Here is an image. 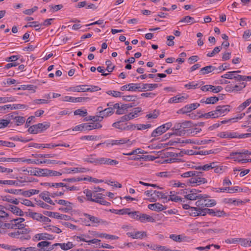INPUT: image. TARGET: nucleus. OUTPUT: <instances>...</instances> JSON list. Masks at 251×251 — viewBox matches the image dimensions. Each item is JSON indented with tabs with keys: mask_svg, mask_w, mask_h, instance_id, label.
I'll list each match as a JSON object with an SVG mask.
<instances>
[{
	"mask_svg": "<svg viewBox=\"0 0 251 251\" xmlns=\"http://www.w3.org/2000/svg\"><path fill=\"white\" fill-rule=\"evenodd\" d=\"M198 174L192 176L186 181V186H196L201 184H204L207 182L206 178L202 177L203 173L201 171H197Z\"/></svg>",
	"mask_w": 251,
	"mask_h": 251,
	"instance_id": "obj_1",
	"label": "nucleus"
},
{
	"mask_svg": "<svg viewBox=\"0 0 251 251\" xmlns=\"http://www.w3.org/2000/svg\"><path fill=\"white\" fill-rule=\"evenodd\" d=\"M102 127V125L99 123L82 124L75 126L73 131H85L91 130L93 129H99Z\"/></svg>",
	"mask_w": 251,
	"mask_h": 251,
	"instance_id": "obj_2",
	"label": "nucleus"
},
{
	"mask_svg": "<svg viewBox=\"0 0 251 251\" xmlns=\"http://www.w3.org/2000/svg\"><path fill=\"white\" fill-rule=\"evenodd\" d=\"M50 126V124L47 122L39 123L30 126L28 129V131L31 134H37L46 130Z\"/></svg>",
	"mask_w": 251,
	"mask_h": 251,
	"instance_id": "obj_3",
	"label": "nucleus"
},
{
	"mask_svg": "<svg viewBox=\"0 0 251 251\" xmlns=\"http://www.w3.org/2000/svg\"><path fill=\"white\" fill-rule=\"evenodd\" d=\"M206 197L203 196L202 198H200L195 204L199 209L204 207H211L216 205V202L214 200L206 199Z\"/></svg>",
	"mask_w": 251,
	"mask_h": 251,
	"instance_id": "obj_4",
	"label": "nucleus"
},
{
	"mask_svg": "<svg viewBox=\"0 0 251 251\" xmlns=\"http://www.w3.org/2000/svg\"><path fill=\"white\" fill-rule=\"evenodd\" d=\"M173 132L165 134L166 138L170 137L173 135L176 136H184L186 134V130L182 129L181 123H176L174 127L171 129Z\"/></svg>",
	"mask_w": 251,
	"mask_h": 251,
	"instance_id": "obj_5",
	"label": "nucleus"
},
{
	"mask_svg": "<svg viewBox=\"0 0 251 251\" xmlns=\"http://www.w3.org/2000/svg\"><path fill=\"white\" fill-rule=\"evenodd\" d=\"M172 126V123L168 122L158 126L152 132L151 134V137H156L162 135L168 129H170Z\"/></svg>",
	"mask_w": 251,
	"mask_h": 251,
	"instance_id": "obj_6",
	"label": "nucleus"
},
{
	"mask_svg": "<svg viewBox=\"0 0 251 251\" xmlns=\"http://www.w3.org/2000/svg\"><path fill=\"white\" fill-rule=\"evenodd\" d=\"M112 126L113 127L121 131L134 129L136 127L134 125L130 124L128 125L126 123H123L119 121L114 123Z\"/></svg>",
	"mask_w": 251,
	"mask_h": 251,
	"instance_id": "obj_7",
	"label": "nucleus"
},
{
	"mask_svg": "<svg viewBox=\"0 0 251 251\" xmlns=\"http://www.w3.org/2000/svg\"><path fill=\"white\" fill-rule=\"evenodd\" d=\"M43 214L49 217L56 218L57 219L69 220L71 219V217L70 216L64 214H60L57 212L44 211H43Z\"/></svg>",
	"mask_w": 251,
	"mask_h": 251,
	"instance_id": "obj_8",
	"label": "nucleus"
},
{
	"mask_svg": "<svg viewBox=\"0 0 251 251\" xmlns=\"http://www.w3.org/2000/svg\"><path fill=\"white\" fill-rule=\"evenodd\" d=\"M39 248V251H50L54 249V246L51 245V243L48 241H41L37 244Z\"/></svg>",
	"mask_w": 251,
	"mask_h": 251,
	"instance_id": "obj_9",
	"label": "nucleus"
},
{
	"mask_svg": "<svg viewBox=\"0 0 251 251\" xmlns=\"http://www.w3.org/2000/svg\"><path fill=\"white\" fill-rule=\"evenodd\" d=\"M229 106L228 105L217 106L215 110H214L216 118L227 114L229 111Z\"/></svg>",
	"mask_w": 251,
	"mask_h": 251,
	"instance_id": "obj_10",
	"label": "nucleus"
},
{
	"mask_svg": "<svg viewBox=\"0 0 251 251\" xmlns=\"http://www.w3.org/2000/svg\"><path fill=\"white\" fill-rule=\"evenodd\" d=\"M91 201L100 203L101 205L108 206L110 204V202L105 201L101 194L94 193L93 199Z\"/></svg>",
	"mask_w": 251,
	"mask_h": 251,
	"instance_id": "obj_11",
	"label": "nucleus"
},
{
	"mask_svg": "<svg viewBox=\"0 0 251 251\" xmlns=\"http://www.w3.org/2000/svg\"><path fill=\"white\" fill-rule=\"evenodd\" d=\"M201 89L204 92L211 91L214 93H217L221 92L223 90V87L221 86L215 87L214 86L211 85H206L202 86Z\"/></svg>",
	"mask_w": 251,
	"mask_h": 251,
	"instance_id": "obj_12",
	"label": "nucleus"
},
{
	"mask_svg": "<svg viewBox=\"0 0 251 251\" xmlns=\"http://www.w3.org/2000/svg\"><path fill=\"white\" fill-rule=\"evenodd\" d=\"M126 235L133 239H142L147 236V233L145 231L128 232L126 233Z\"/></svg>",
	"mask_w": 251,
	"mask_h": 251,
	"instance_id": "obj_13",
	"label": "nucleus"
},
{
	"mask_svg": "<svg viewBox=\"0 0 251 251\" xmlns=\"http://www.w3.org/2000/svg\"><path fill=\"white\" fill-rule=\"evenodd\" d=\"M83 215L87 218L92 224H104L106 223L102 219L87 213H83Z\"/></svg>",
	"mask_w": 251,
	"mask_h": 251,
	"instance_id": "obj_14",
	"label": "nucleus"
},
{
	"mask_svg": "<svg viewBox=\"0 0 251 251\" xmlns=\"http://www.w3.org/2000/svg\"><path fill=\"white\" fill-rule=\"evenodd\" d=\"M148 207L149 209L151 210L155 211L157 212L163 211V210H165L167 208L166 206H163L160 203L150 204L148 205Z\"/></svg>",
	"mask_w": 251,
	"mask_h": 251,
	"instance_id": "obj_15",
	"label": "nucleus"
},
{
	"mask_svg": "<svg viewBox=\"0 0 251 251\" xmlns=\"http://www.w3.org/2000/svg\"><path fill=\"white\" fill-rule=\"evenodd\" d=\"M114 112L113 106L109 107L106 108H105L103 110V111L101 112L100 114L99 117H100L101 121L103 119L104 117H107L111 115H112Z\"/></svg>",
	"mask_w": 251,
	"mask_h": 251,
	"instance_id": "obj_16",
	"label": "nucleus"
},
{
	"mask_svg": "<svg viewBox=\"0 0 251 251\" xmlns=\"http://www.w3.org/2000/svg\"><path fill=\"white\" fill-rule=\"evenodd\" d=\"M200 106V104L198 103H192L190 104H187L183 107L181 111L182 113H186L190 112L193 110L197 109Z\"/></svg>",
	"mask_w": 251,
	"mask_h": 251,
	"instance_id": "obj_17",
	"label": "nucleus"
},
{
	"mask_svg": "<svg viewBox=\"0 0 251 251\" xmlns=\"http://www.w3.org/2000/svg\"><path fill=\"white\" fill-rule=\"evenodd\" d=\"M218 136L223 138H237V132L230 131L221 132L218 134Z\"/></svg>",
	"mask_w": 251,
	"mask_h": 251,
	"instance_id": "obj_18",
	"label": "nucleus"
},
{
	"mask_svg": "<svg viewBox=\"0 0 251 251\" xmlns=\"http://www.w3.org/2000/svg\"><path fill=\"white\" fill-rule=\"evenodd\" d=\"M215 163L213 162L209 164H205L202 166L192 165L191 167L197 170L208 171L210 169L215 168Z\"/></svg>",
	"mask_w": 251,
	"mask_h": 251,
	"instance_id": "obj_19",
	"label": "nucleus"
},
{
	"mask_svg": "<svg viewBox=\"0 0 251 251\" xmlns=\"http://www.w3.org/2000/svg\"><path fill=\"white\" fill-rule=\"evenodd\" d=\"M204 84L203 81H200V82H195V81H192L189 82L188 84H186L184 85L185 88H187V89H196V88L200 87L201 86H202Z\"/></svg>",
	"mask_w": 251,
	"mask_h": 251,
	"instance_id": "obj_20",
	"label": "nucleus"
},
{
	"mask_svg": "<svg viewBox=\"0 0 251 251\" xmlns=\"http://www.w3.org/2000/svg\"><path fill=\"white\" fill-rule=\"evenodd\" d=\"M89 87V85H78L76 86H72L70 87L68 89V91L71 92H86V87Z\"/></svg>",
	"mask_w": 251,
	"mask_h": 251,
	"instance_id": "obj_21",
	"label": "nucleus"
},
{
	"mask_svg": "<svg viewBox=\"0 0 251 251\" xmlns=\"http://www.w3.org/2000/svg\"><path fill=\"white\" fill-rule=\"evenodd\" d=\"M12 222L14 223V225L15 226V228H23L25 226V225L24 224H22L23 222L25 221V219L23 218H18L15 219H13L11 220Z\"/></svg>",
	"mask_w": 251,
	"mask_h": 251,
	"instance_id": "obj_22",
	"label": "nucleus"
},
{
	"mask_svg": "<svg viewBox=\"0 0 251 251\" xmlns=\"http://www.w3.org/2000/svg\"><path fill=\"white\" fill-rule=\"evenodd\" d=\"M50 193L48 191L43 192L39 195L40 197L47 202L51 205H54V203L50 199Z\"/></svg>",
	"mask_w": 251,
	"mask_h": 251,
	"instance_id": "obj_23",
	"label": "nucleus"
},
{
	"mask_svg": "<svg viewBox=\"0 0 251 251\" xmlns=\"http://www.w3.org/2000/svg\"><path fill=\"white\" fill-rule=\"evenodd\" d=\"M216 69V68L212 65L207 66L201 69V70L200 71V74L201 75H205L206 74L212 72Z\"/></svg>",
	"mask_w": 251,
	"mask_h": 251,
	"instance_id": "obj_24",
	"label": "nucleus"
},
{
	"mask_svg": "<svg viewBox=\"0 0 251 251\" xmlns=\"http://www.w3.org/2000/svg\"><path fill=\"white\" fill-rule=\"evenodd\" d=\"M129 140L126 139H121L120 140H112L110 142L106 143V146L109 147L110 145H120L127 143Z\"/></svg>",
	"mask_w": 251,
	"mask_h": 251,
	"instance_id": "obj_25",
	"label": "nucleus"
},
{
	"mask_svg": "<svg viewBox=\"0 0 251 251\" xmlns=\"http://www.w3.org/2000/svg\"><path fill=\"white\" fill-rule=\"evenodd\" d=\"M158 87V84H141V89L143 91H152Z\"/></svg>",
	"mask_w": 251,
	"mask_h": 251,
	"instance_id": "obj_26",
	"label": "nucleus"
},
{
	"mask_svg": "<svg viewBox=\"0 0 251 251\" xmlns=\"http://www.w3.org/2000/svg\"><path fill=\"white\" fill-rule=\"evenodd\" d=\"M139 221L142 223H145L146 221L149 222H153L154 220L150 215L140 213Z\"/></svg>",
	"mask_w": 251,
	"mask_h": 251,
	"instance_id": "obj_27",
	"label": "nucleus"
},
{
	"mask_svg": "<svg viewBox=\"0 0 251 251\" xmlns=\"http://www.w3.org/2000/svg\"><path fill=\"white\" fill-rule=\"evenodd\" d=\"M53 246H54V247L59 246L64 251H67L74 247L73 243L70 242H68L67 243H55Z\"/></svg>",
	"mask_w": 251,
	"mask_h": 251,
	"instance_id": "obj_28",
	"label": "nucleus"
},
{
	"mask_svg": "<svg viewBox=\"0 0 251 251\" xmlns=\"http://www.w3.org/2000/svg\"><path fill=\"white\" fill-rule=\"evenodd\" d=\"M184 193L185 194L184 195L185 198L190 201L196 200L197 199L199 200L200 198L203 197V196L201 195H196V193H193V192H190V193L187 194V192H186Z\"/></svg>",
	"mask_w": 251,
	"mask_h": 251,
	"instance_id": "obj_29",
	"label": "nucleus"
},
{
	"mask_svg": "<svg viewBox=\"0 0 251 251\" xmlns=\"http://www.w3.org/2000/svg\"><path fill=\"white\" fill-rule=\"evenodd\" d=\"M39 192L40 191L36 189H30L27 191H23L22 190L21 195L26 197H30L33 195L39 194Z\"/></svg>",
	"mask_w": 251,
	"mask_h": 251,
	"instance_id": "obj_30",
	"label": "nucleus"
},
{
	"mask_svg": "<svg viewBox=\"0 0 251 251\" xmlns=\"http://www.w3.org/2000/svg\"><path fill=\"white\" fill-rule=\"evenodd\" d=\"M10 210L13 213L20 216L24 215V212L18 207L14 205H10Z\"/></svg>",
	"mask_w": 251,
	"mask_h": 251,
	"instance_id": "obj_31",
	"label": "nucleus"
},
{
	"mask_svg": "<svg viewBox=\"0 0 251 251\" xmlns=\"http://www.w3.org/2000/svg\"><path fill=\"white\" fill-rule=\"evenodd\" d=\"M93 155H91L90 157L84 159V161L88 163L94 164L96 165H100V158H93L92 157Z\"/></svg>",
	"mask_w": 251,
	"mask_h": 251,
	"instance_id": "obj_32",
	"label": "nucleus"
},
{
	"mask_svg": "<svg viewBox=\"0 0 251 251\" xmlns=\"http://www.w3.org/2000/svg\"><path fill=\"white\" fill-rule=\"evenodd\" d=\"M113 108L114 111H115V109H116L117 110L116 111V114L117 115H122L123 114H125L126 113V111L125 109H124V108H123V106L122 105H120L119 103H116L114 104L113 105Z\"/></svg>",
	"mask_w": 251,
	"mask_h": 251,
	"instance_id": "obj_33",
	"label": "nucleus"
},
{
	"mask_svg": "<svg viewBox=\"0 0 251 251\" xmlns=\"http://www.w3.org/2000/svg\"><path fill=\"white\" fill-rule=\"evenodd\" d=\"M179 22L186 23L188 25H191L193 23H196L197 21L195 20L194 18L189 16H186L180 20Z\"/></svg>",
	"mask_w": 251,
	"mask_h": 251,
	"instance_id": "obj_34",
	"label": "nucleus"
},
{
	"mask_svg": "<svg viewBox=\"0 0 251 251\" xmlns=\"http://www.w3.org/2000/svg\"><path fill=\"white\" fill-rule=\"evenodd\" d=\"M201 131V128L196 127L186 130V134H187V135L195 136L200 133Z\"/></svg>",
	"mask_w": 251,
	"mask_h": 251,
	"instance_id": "obj_35",
	"label": "nucleus"
},
{
	"mask_svg": "<svg viewBox=\"0 0 251 251\" xmlns=\"http://www.w3.org/2000/svg\"><path fill=\"white\" fill-rule=\"evenodd\" d=\"M185 97L183 96H180L179 95H177L175 97L171 98L169 100V103H179L182 102L183 100H185Z\"/></svg>",
	"mask_w": 251,
	"mask_h": 251,
	"instance_id": "obj_36",
	"label": "nucleus"
},
{
	"mask_svg": "<svg viewBox=\"0 0 251 251\" xmlns=\"http://www.w3.org/2000/svg\"><path fill=\"white\" fill-rule=\"evenodd\" d=\"M130 88L129 91H140L142 92L143 90L141 89V84L140 83H130Z\"/></svg>",
	"mask_w": 251,
	"mask_h": 251,
	"instance_id": "obj_37",
	"label": "nucleus"
},
{
	"mask_svg": "<svg viewBox=\"0 0 251 251\" xmlns=\"http://www.w3.org/2000/svg\"><path fill=\"white\" fill-rule=\"evenodd\" d=\"M96 236L100 238H104L105 239L111 240H116L119 238L118 236L102 233L97 234Z\"/></svg>",
	"mask_w": 251,
	"mask_h": 251,
	"instance_id": "obj_38",
	"label": "nucleus"
},
{
	"mask_svg": "<svg viewBox=\"0 0 251 251\" xmlns=\"http://www.w3.org/2000/svg\"><path fill=\"white\" fill-rule=\"evenodd\" d=\"M25 121V119L24 117L18 116L17 117H14L13 122L17 126L22 125Z\"/></svg>",
	"mask_w": 251,
	"mask_h": 251,
	"instance_id": "obj_39",
	"label": "nucleus"
},
{
	"mask_svg": "<svg viewBox=\"0 0 251 251\" xmlns=\"http://www.w3.org/2000/svg\"><path fill=\"white\" fill-rule=\"evenodd\" d=\"M170 195H169V199H168L167 201H166V202L169 201H172L175 202H178V201H182L183 198H181V197L179 196H176L175 195L172 194V192L171 191L170 192Z\"/></svg>",
	"mask_w": 251,
	"mask_h": 251,
	"instance_id": "obj_40",
	"label": "nucleus"
},
{
	"mask_svg": "<svg viewBox=\"0 0 251 251\" xmlns=\"http://www.w3.org/2000/svg\"><path fill=\"white\" fill-rule=\"evenodd\" d=\"M187 213L192 216L196 217L199 216V207H191V208L187 211Z\"/></svg>",
	"mask_w": 251,
	"mask_h": 251,
	"instance_id": "obj_41",
	"label": "nucleus"
},
{
	"mask_svg": "<svg viewBox=\"0 0 251 251\" xmlns=\"http://www.w3.org/2000/svg\"><path fill=\"white\" fill-rule=\"evenodd\" d=\"M36 174L34 175L35 176H47L46 171H47V169H40V168H35V169Z\"/></svg>",
	"mask_w": 251,
	"mask_h": 251,
	"instance_id": "obj_42",
	"label": "nucleus"
},
{
	"mask_svg": "<svg viewBox=\"0 0 251 251\" xmlns=\"http://www.w3.org/2000/svg\"><path fill=\"white\" fill-rule=\"evenodd\" d=\"M199 118H205L206 119L208 118H216V114L214 111H210L209 112L204 113L203 114H201L199 116Z\"/></svg>",
	"mask_w": 251,
	"mask_h": 251,
	"instance_id": "obj_43",
	"label": "nucleus"
},
{
	"mask_svg": "<svg viewBox=\"0 0 251 251\" xmlns=\"http://www.w3.org/2000/svg\"><path fill=\"white\" fill-rule=\"evenodd\" d=\"M38 22L35 21V22H32L28 23V25H25L24 26V27H35V30L36 31H39L40 30V26L41 25L38 24Z\"/></svg>",
	"mask_w": 251,
	"mask_h": 251,
	"instance_id": "obj_44",
	"label": "nucleus"
},
{
	"mask_svg": "<svg viewBox=\"0 0 251 251\" xmlns=\"http://www.w3.org/2000/svg\"><path fill=\"white\" fill-rule=\"evenodd\" d=\"M251 103V99H248L243 103H242L240 106H239L237 108V109L239 111H241L243 110L247 106H248Z\"/></svg>",
	"mask_w": 251,
	"mask_h": 251,
	"instance_id": "obj_45",
	"label": "nucleus"
},
{
	"mask_svg": "<svg viewBox=\"0 0 251 251\" xmlns=\"http://www.w3.org/2000/svg\"><path fill=\"white\" fill-rule=\"evenodd\" d=\"M87 178V177L80 178V177H73V178H65L63 179V181H67L69 182H74L76 181H79L81 180H85Z\"/></svg>",
	"mask_w": 251,
	"mask_h": 251,
	"instance_id": "obj_46",
	"label": "nucleus"
},
{
	"mask_svg": "<svg viewBox=\"0 0 251 251\" xmlns=\"http://www.w3.org/2000/svg\"><path fill=\"white\" fill-rule=\"evenodd\" d=\"M140 212L138 211H131L130 210L128 212L129 216L135 220H139Z\"/></svg>",
	"mask_w": 251,
	"mask_h": 251,
	"instance_id": "obj_47",
	"label": "nucleus"
},
{
	"mask_svg": "<svg viewBox=\"0 0 251 251\" xmlns=\"http://www.w3.org/2000/svg\"><path fill=\"white\" fill-rule=\"evenodd\" d=\"M122 99L126 101H135L137 99V97L134 95L122 96Z\"/></svg>",
	"mask_w": 251,
	"mask_h": 251,
	"instance_id": "obj_48",
	"label": "nucleus"
},
{
	"mask_svg": "<svg viewBox=\"0 0 251 251\" xmlns=\"http://www.w3.org/2000/svg\"><path fill=\"white\" fill-rule=\"evenodd\" d=\"M28 215L29 217H31L34 220L38 221H40L41 216L42 215V214L40 213L33 212H29Z\"/></svg>",
	"mask_w": 251,
	"mask_h": 251,
	"instance_id": "obj_49",
	"label": "nucleus"
},
{
	"mask_svg": "<svg viewBox=\"0 0 251 251\" xmlns=\"http://www.w3.org/2000/svg\"><path fill=\"white\" fill-rule=\"evenodd\" d=\"M106 93L108 95H111L113 97H115V98L121 97L122 96V95L123 94L122 93H121L119 91H111V90L107 91L106 92Z\"/></svg>",
	"mask_w": 251,
	"mask_h": 251,
	"instance_id": "obj_50",
	"label": "nucleus"
},
{
	"mask_svg": "<svg viewBox=\"0 0 251 251\" xmlns=\"http://www.w3.org/2000/svg\"><path fill=\"white\" fill-rule=\"evenodd\" d=\"M219 99L217 97H211L207 98L205 100V103L206 104H214L216 103Z\"/></svg>",
	"mask_w": 251,
	"mask_h": 251,
	"instance_id": "obj_51",
	"label": "nucleus"
},
{
	"mask_svg": "<svg viewBox=\"0 0 251 251\" xmlns=\"http://www.w3.org/2000/svg\"><path fill=\"white\" fill-rule=\"evenodd\" d=\"M196 174H198V172L196 171H191L183 173L181 175L182 177H191L192 176H195Z\"/></svg>",
	"mask_w": 251,
	"mask_h": 251,
	"instance_id": "obj_52",
	"label": "nucleus"
},
{
	"mask_svg": "<svg viewBox=\"0 0 251 251\" xmlns=\"http://www.w3.org/2000/svg\"><path fill=\"white\" fill-rule=\"evenodd\" d=\"M27 107H28V106L25 104H11L10 109L11 110L21 109L27 108Z\"/></svg>",
	"mask_w": 251,
	"mask_h": 251,
	"instance_id": "obj_53",
	"label": "nucleus"
},
{
	"mask_svg": "<svg viewBox=\"0 0 251 251\" xmlns=\"http://www.w3.org/2000/svg\"><path fill=\"white\" fill-rule=\"evenodd\" d=\"M222 46H218V47H215L211 52H209L207 54V57L213 56L215 54L219 53L220 51V50H222Z\"/></svg>",
	"mask_w": 251,
	"mask_h": 251,
	"instance_id": "obj_54",
	"label": "nucleus"
},
{
	"mask_svg": "<svg viewBox=\"0 0 251 251\" xmlns=\"http://www.w3.org/2000/svg\"><path fill=\"white\" fill-rule=\"evenodd\" d=\"M10 223H1V228L5 229V228H11V229H16L14 225V223L10 221Z\"/></svg>",
	"mask_w": 251,
	"mask_h": 251,
	"instance_id": "obj_55",
	"label": "nucleus"
},
{
	"mask_svg": "<svg viewBox=\"0 0 251 251\" xmlns=\"http://www.w3.org/2000/svg\"><path fill=\"white\" fill-rule=\"evenodd\" d=\"M83 192L86 195V196L87 198L86 200L87 201H91L93 199V195H94V192L93 193L91 190H90L89 189L84 190Z\"/></svg>",
	"mask_w": 251,
	"mask_h": 251,
	"instance_id": "obj_56",
	"label": "nucleus"
},
{
	"mask_svg": "<svg viewBox=\"0 0 251 251\" xmlns=\"http://www.w3.org/2000/svg\"><path fill=\"white\" fill-rule=\"evenodd\" d=\"M0 146L9 148H14L15 147V145L14 143L2 140H0Z\"/></svg>",
	"mask_w": 251,
	"mask_h": 251,
	"instance_id": "obj_57",
	"label": "nucleus"
},
{
	"mask_svg": "<svg viewBox=\"0 0 251 251\" xmlns=\"http://www.w3.org/2000/svg\"><path fill=\"white\" fill-rule=\"evenodd\" d=\"M84 121H92L93 122H101L100 117L97 114L95 116H90L88 117L85 118L84 119Z\"/></svg>",
	"mask_w": 251,
	"mask_h": 251,
	"instance_id": "obj_58",
	"label": "nucleus"
},
{
	"mask_svg": "<svg viewBox=\"0 0 251 251\" xmlns=\"http://www.w3.org/2000/svg\"><path fill=\"white\" fill-rule=\"evenodd\" d=\"M37 204L40 206L41 207L45 208L46 209L50 210L52 209L51 207L48 204L45 203L44 201L39 200L37 201Z\"/></svg>",
	"mask_w": 251,
	"mask_h": 251,
	"instance_id": "obj_59",
	"label": "nucleus"
},
{
	"mask_svg": "<svg viewBox=\"0 0 251 251\" xmlns=\"http://www.w3.org/2000/svg\"><path fill=\"white\" fill-rule=\"evenodd\" d=\"M7 184L9 185H19L18 182L15 180H0V184Z\"/></svg>",
	"mask_w": 251,
	"mask_h": 251,
	"instance_id": "obj_60",
	"label": "nucleus"
},
{
	"mask_svg": "<svg viewBox=\"0 0 251 251\" xmlns=\"http://www.w3.org/2000/svg\"><path fill=\"white\" fill-rule=\"evenodd\" d=\"M47 172L46 173L47 176H60L62 175V173L57 172L55 171L50 170L47 169Z\"/></svg>",
	"mask_w": 251,
	"mask_h": 251,
	"instance_id": "obj_61",
	"label": "nucleus"
},
{
	"mask_svg": "<svg viewBox=\"0 0 251 251\" xmlns=\"http://www.w3.org/2000/svg\"><path fill=\"white\" fill-rule=\"evenodd\" d=\"M87 112L86 110H82L81 109H78L75 111L74 115H79L82 117H85L87 115Z\"/></svg>",
	"mask_w": 251,
	"mask_h": 251,
	"instance_id": "obj_62",
	"label": "nucleus"
},
{
	"mask_svg": "<svg viewBox=\"0 0 251 251\" xmlns=\"http://www.w3.org/2000/svg\"><path fill=\"white\" fill-rule=\"evenodd\" d=\"M77 241H81L86 242L87 240L90 237L89 235L86 234H82L81 236H77L75 237Z\"/></svg>",
	"mask_w": 251,
	"mask_h": 251,
	"instance_id": "obj_63",
	"label": "nucleus"
},
{
	"mask_svg": "<svg viewBox=\"0 0 251 251\" xmlns=\"http://www.w3.org/2000/svg\"><path fill=\"white\" fill-rule=\"evenodd\" d=\"M10 120L7 119H0V129L4 128L10 124Z\"/></svg>",
	"mask_w": 251,
	"mask_h": 251,
	"instance_id": "obj_64",
	"label": "nucleus"
}]
</instances>
